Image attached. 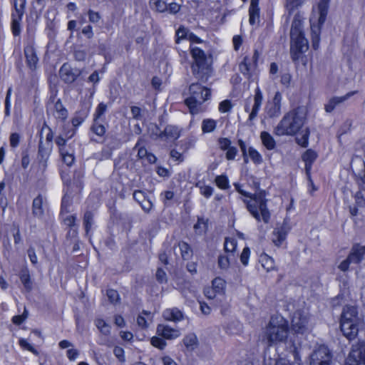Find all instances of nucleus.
<instances>
[{
  "instance_id": "b1692460",
  "label": "nucleus",
  "mask_w": 365,
  "mask_h": 365,
  "mask_svg": "<svg viewBox=\"0 0 365 365\" xmlns=\"http://www.w3.org/2000/svg\"><path fill=\"white\" fill-rule=\"evenodd\" d=\"M53 115L55 118L61 121H64L68 117V110L60 100H58L53 106Z\"/></svg>"
},
{
  "instance_id": "4be33fe9",
  "label": "nucleus",
  "mask_w": 365,
  "mask_h": 365,
  "mask_svg": "<svg viewBox=\"0 0 365 365\" xmlns=\"http://www.w3.org/2000/svg\"><path fill=\"white\" fill-rule=\"evenodd\" d=\"M306 1L307 0H285L284 9L287 13V19H289L294 12L302 6Z\"/></svg>"
},
{
  "instance_id": "338daca9",
  "label": "nucleus",
  "mask_w": 365,
  "mask_h": 365,
  "mask_svg": "<svg viewBox=\"0 0 365 365\" xmlns=\"http://www.w3.org/2000/svg\"><path fill=\"white\" fill-rule=\"evenodd\" d=\"M28 256L30 259V261L32 264H36L38 262V258L36 255L34 248L29 247L27 250Z\"/></svg>"
},
{
  "instance_id": "412c9836",
  "label": "nucleus",
  "mask_w": 365,
  "mask_h": 365,
  "mask_svg": "<svg viewBox=\"0 0 365 365\" xmlns=\"http://www.w3.org/2000/svg\"><path fill=\"white\" fill-rule=\"evenodd\" d=\"M163 317L165 320L172 322H180L184 318L182 312L175 307L166 309L163 313Z\"/></svg>"
},
{
  "instance_id": "a18cd8bd",
  "label": "nucleus",
  "mask_w": 365,
  "mask_h": 365,
  "mask_svg": "<svg viewBox=\"0 0 365 365\" xmlns=\"http://www.w3.org/2000/svg\"><path fill=\"white\" fill-rule=\"evenodd\" d=\"M216 185L221 189L225 190L229 187V181L225 175H219L215 178Z\"/></svg>"
},
{
  "instance_id": "a211bd4d",
  "label": "nucleus",
  "mask_w": 365,
  "mask_h": 365,
  "mask_svg": "<svg viewBox=\"0 0 365 365\" xmlns=\"http://www.w3.org/2000/svg\"><path fill=\"white\" fill-rule=\"evenodd\" d=\"M24 54L28 66L32 70L36 69L38 58L34 46L32 45H27L24 48Z\"/></svg>"
},
{
  "instance_id": "0e129e2a",
  "label": "nucleus",
  "mask_w": 365,
  "mask_h": 365,
  "mask_svg": "<svg viewBox=\"0 0 365 365\" xmlns=\"http://www.w3.org/2000/svg\"><path fill=\"white\" fill-rule=\"evenodd\" d=\"M139 205L141 206L142 209L146 212H149L153 207V202L148 197L145 200H143V202Z\"/></svg>"
},
{
  "instance_id": "c03bdc74",
  "label": "nucleus",
  "mask_w": 365,
  "mask_h": 365,
  "mask_svg": "<svg viewBox=\"0 0 365 365\" xmlns=\"http://www.w3.org/2000/svg\"><path fill=\"white\" fill-rule=\"evenodd\" d=\"M83 224L86 233H88L93 224V214L90 211L86 212L83 217Z\"/></svg>"
},
{
  "instance_id": "de8ad7c7",
  "label": "nucleus",
  "mask_w": 365,
  "mask_h": 365,
  "mask_svg": "<svg viewBox=\"0 0 365 365\" xmlns=\"http://www.w3.org/2000/svg\"><path fill=\"white\" fill-rule=\"evenodd\" d=\"M93 131L99 136H103L106 133V128L103 125L99 123L98 120L94 119V124L92 126Z\"/></svg>"
},
{
  "instance_id": "e433bc0d",
  "label": "nucleus",
  "mask_w": 365,
  "mask_h": 365,
  "mask_svg": "<svg viewBox=\"0 0 365 365\" xmlns=\"http://www.w3.org/2000/svg\"><path fill=\"white\" fill-rule=\"evenodd\" d=\"M95 324L98 329L104 335H109L110 333V326L107 324L102 319H96L95 321Z\"/></svg>"
},
{
  "instance_id": "37998d69",
  "label": "nucleus",
  "mask_w": 365,
  "mask_h": 365,
  "mask_svg": "<svg viewBox=\"0 0 365 365\" xmlns=\"http://www.w3.org/2000/svg\"><path fill=\"white\" fill-rule=\"evenodd\" d=\"M26 0H14V6L15 11L12 14L24 15Z\"/></svg>"
},
{
  "instance_id": "49530a36",
  "label": "nucleus",
  "mask_w": 365,
  "mask_h": 365,
  "mask_svg": "<svg viewBox=\"0 0 365 365\" xmlns=\"http://www.w3.org/2000/svg\"><path fill=\"white\" fill-rule=\"evenodd\" d=\"M150 343L153 346L161 350L164 349L167 345L165 341L159 336H153L150 339Z\"/></svg>"
},
{
  "instance_id": "423d86ee",
  "label": "nucleus",
  "mask_w": 365,
  "mask_h": 365,
  "mask_svg": "<svg viewBox=\"0 0 365 365\" xmlns=\"http://www.w3.org/2000/svg\"><path fill=\"white\" fill-rule=\"evenodd\" d=\"M288 335L287 322L281 316L272 317L266 327L264 336L269 346L286 340Z\"/></svg>"
},
{
  "instance_id": "2eb2a0df",
  "label": "nucleus",
  "mask_w": 365,
  "mask_h": 365,
  "mask_svg": "<svg viewBox=\"0 0 365 365\" xmlns=\"http://www.w3.org/2000/svg\"><path fill=\"white\" fill-rule=\"evenodd\" d=\"M355 93L356 91H351L342 96H334L331 98L324 106L325 111L327 113L332 112L337 106L344 103Z\"/></svg>"
},
{
  "instance_id": "6e6d98bb",
  "label": "nucleus",
  "mask_w": 365,
  "mask_h": 365,
  "mask_svg": "<svg viewBox=\"0 0 365 365\" xmlns=\"http://www.w3.org/2000/svg\"><path fill=\"white\" fill-rule=\"evenodd\" d=\"M207 224L202 219H199L197 222L194 225V229L200 234L206 230Z\"/></svg>"
},
{
  "instance_id": "f3484780",
  "label": "nucleus",
  "mask_w": 365,
  "mask_h": 365,
  "mask_svg": "<svg viewBox=\"0 0 365 365\" xmlns=\"http://www.w3.org/2000/svg\"><path fill=\"white\" fill-rule=\"evenodd\" d=\"M317 158V153L312 149H308L306 150L302 156L303 161L305 163V170L307 175L312 183V181L310 179V172L312 170V164L316 160Z\"/></svg>"
},
{
  "instance_id": "a19ab883",
  "label": "nucleus",
  "mask_w": 365,
  "mask_h": 365,
  "mask_svg": "<svg viewBox=\"0 0 365 365\" xmlns=\"http://www.w3.org/2000/svg\"><path fill=\"white\" fill-rule=\"evenodd\" d=\"M23 15L12 14V31L14 36L20 34V21Z\"/></svg>"
},
{
  "instance_id": "864d4df0",
  "label": "nucleus",
  "mask_w": 365,
  "mask_h": 365,
  "mask_svg": "<svg viewBox=\"0 0 365 365\" xmlns=\"http://www.w3.org/2000/svg\"><path fill=\"white\" fill-rule=\"evenodd\" d=\"M184 344L187 347L192 346L197 342V337L195 334L187 335L183 339Z\"/></svg>"
},
{
  "instance_id": "1a4fd4ad",
  "label": "nucleus",
  "mask_w": 365,
  "mask_h": 365,
  "mask_svg": "<svg viewBox=\"0 0 365 365\" xmlns=\"http://www.w3.org/2000/svg\"><path fill=\"white\" fill-rule=\"evenodd\" d=\"M346 365H365V344L357 343L353 345Z\"/></svg>"
},
{
  "instance_id": "dca6fc26",
  "label": "nucleus",
  "mask_w": 365,
  "mask_h": 365,
  "mask_svg": "<svg viewBox=\"0 0 365 365\" xmlns=\"http://www.w3.org/2000/svg\"><path fill=\"white\" fill-rule=\"evenodd\" d=\"M365 259V245L356 244L353 245L349 253V260L353 264H359Z\"/></svg>"
},
{
  "instance_id": "f257e3e1",
  "label": "nucleus",
  "mask_w": 365,
  "mask_h": 365,
  "mask_svg": "<svg viewBox=\"0 0 365 365\" xmlns=\"http://www.w3.org/2000/svg\"><path fill=\"white\" fill-rule=\"evenodd\" d=\"M235 187L237 191L246 197L243 200L247 205V209L252 216L258 222L263 221L268 223L270 220V212L267 208L266 194L264 191L251 194L243 190L239 184L235 183Z\"/></svg>"
},
{
  "instance_id": "052dcab7",
  "label": "nucleus",
  "mask_w": 365,
  "mask_h": 365,
  "mask_svg": "<svg viewBox=\"0 0 365 365\" xmlns=\"http://www.w3.org/2000/svg\"><path fill=\"white\" fill-rule=\"evenodd\" d=\"M134 149H138V157L139 158H144L146 157L148 151L145 148L140 146V140L138 141Z\"/></svg>"
},
{
  "instance_id": "ddd939ff",
  "label": "nucleus",
  "mask_w": 365,
  "mask_h": 365,
  "mask_svg": "<svg viewBox=\"0 0 365 365\" xmlns=\"http://www.w3.org/2000/svg\"><path fill=\"white\" fill-rule=\"evenodd\" d=\"M156 333L158 336L168 340L175 339L180 336V330L172 328L166 324H158Z\"/></svg>"
},
{
  "instance_id": "9d476101",
  "label": "nucleus",
  "mask_w": 365,
  "mask_h": 365,
  "mask_svg": "<svg viewBox=\"0 0 365 365\" xmlns=\"http://www.w3.org/2000/svg\"><path fill=\"white\" fill-rule=\"evenodd\" d=\"M331 354L325 346H320L310 355V365H329Z\"/></svg>"
},
{
  "instance_id": "7c9ffc66",
  "label": "nucleus",
  "mask_w": 365,
  "mask_h": 365,
  "mask_svg": "<svg viewBox=\"0 0 365 365\" xmlns=\"http://www.w3.org/2000/svg\"><path fill=\"white\" fill-rule=\"evenodd\" d=\"M224 248L225 254H229L234 257V252L237 248V240L235 238L227 237L225 241Z\"/></svg>"
},
{
  "instance_id": "2f4dec72",
  "label": "nucleus",
  "mask_w": 365,
  "mask_h": 365,
  "mask_svg": "<svg viewBox=\"0 0 365 365\" xmlns=\"http://www.w3.org/2000/svg\"><path fill=\"white\" fill-rule=\"evenodd\" d=\"M232 256L229 254H222L219 255L217 264L220 269L227 270L230 265V260Z\"/></svg>"
},
{
  "instance_id": "f03ea898",
  "label": "nucleus",
  "mask_w": 365,
  "mask_h": 365,
  "mask_svg": "<svg viewBox=\"0 0 365 365\" xmlns=\"http://www.w3.org/2000/svg\"><path fill=\"white\" fill-rule=\"evenodd\" d=\"M304 16L300 11H297L293 18L290 29V53L292 59L297 61L302 53H305L309 48L308 41L304 36L303 23Z\"/></svg>"
},
{
  "instance_id": "9b49d317",
  "label": "nucleus",
  "mask_w": 365,
  "mask_h": 365,
  "mask_svg": "<svg viewBox=\"0 0 365 365\" xmlns=\"http://www.w3.org/2000/svg\"><path fill=\"white\" fill-rule=\"evenodd\" d=\"M308 314L307 312L301 310L295 312L292 319V328L298 333H302L308 324Z\"/></svg>"
},
{
  "instance_id": "39448f33",
  "label": "nucleus",
  "mask_w": 365,
  "mask_h": 365,
  "mask_svg": "<svg viewBox=\"0 0 365 365\" xmlns=\"http://www.w3.org/2000/svg\"><path fill=\"white\" fill-rule=\"evenodd\" d=\"M362 324V319L358 314L356 307L346 306L341 314L340 327L344 336L352 340L358 334L359 327Z\"/></svg>"
},
{
  "instance_id": "72a5a7b5",
  "label": "nucleus",
  "mask_w": 365,
  "mask_h": 365,
  "mask_svg": "<svg viewBox=\"0 0 365 365\" xmlns=\"http://www.w3.org/2000/svg\"><path fill=\"white\" fill-rule=\"evenodd\" d=\"M217 126L216 120L210 118L205 119L202 122V131L204 133L213 132Z\"/></svg>"
},
{
  "instance_id": "e2e57ef3",
  "label": "nucleus",
  "mask_w": 365,
  "mask_h": 365,
  "mask_svg": "<svg viewBox=\"0 0 365 365\" xmlns=\"http://www.w3.org/2000/svg\"><path fill=\"white\" fill-rule=\"evenodd\" d=\"M113 354L120 361H125L124 351L121 347L115 346L113 349Z\"/></svg>"
},
{
  "instance_id": "bf43d9fd",
  "label": "nucleus",
  "mask_w": 365,
  "mask_h": 365,
  "mask_svg": "<svg viewBox=\"0 0 365 365\" xmlns=\"http://www.w3.org/2000/svg\"><path fill=\"white\" fill-rule=\"evenodd\" d=\"M155 276L159 282L163 283L167 282V274L163 269L158 268Z\"/></svg>"
},
{
  "instance_id": "6e6552de",
  "label": "nucleus",
  "mask_w": 365,
  "mask_h": 365,
  "mask_svg": "<svg viewBox=\"0 0 365 365\" xmlns=\"http://www.w3.org/2000/svg\"><path fill=\"white\" fill-rule=\"evenodd\" d=\"M329 4L319 1L318 4L319 18L317 19V24L314 22L313 18H311V33H312V44L314 49L317 50L319 48L320 40V30L321 26L324 23L327 14Z\"/></svg>"
},
{
  "instance_id": "5fc2aeb1",
  "label": "nucleus",
  "mask_w": 365,
  "mask_h": 365,
  "mask_svg": "<svg viewBox=\"0 0 365 365\" xmlns=\"http://www.w3.org/2000/svg\"><path fill=\"white\" fill-rule=\"evenodd\" d=\"M250 255V249L248 247H245L240 255V261L245 266L248 264Z\"/></svg>"
},
{
  "instance_id": "7ed1b4c3",
  "label": "nucleus",
  "mask_w": 365,
  "mask_h": 365,
  "mask_svg": "<svg viewBox=\"0 0 365 365\" xmlns=\"http://www.w3.org/2000/svg\"><path fill=\"white\" fill-rule=\"evenodd\" d=\"M307 119L306 110L297 107L287 113L274 128L277 135H294L303 127Z\"/></svg>"
},
{
  "instance_id": "5701e85b",
  "label": "nucleus",
  "mask_w": 365,
  "mask_h": 365,
  "mask_svg": "<svg viewBox=\"0 0 365 365\" xmlns=\"http://www.w3.org/2000/svg\"><path fill=\"white\" fill-rule=\"evenodd\" d=\"M179 136L178 128L173 125L166 126L165 130L159 134V138L165 140H176Z\"/></svg>"
},
{
  "instance_id": "ea45409f",
  "label": "nucleus",
  "mask_w": 365,
  "mask_h": 365,
  "mask_svg": "<svg viewBox=\"0 0 365 365\" xmlns=\"http://www.w3.org/2000/svg\"><path fill=\"white\" fill-rule=\"evenodd\" d=\"M61 155L62 157L63 161L68 166H71L74 161V156L73 152H70V150L67 148L63 150L61 148V151L60 152Z\"/></svg>"
},
{
  "instance_id": "680f3d73",
  "label": "nucleus",
  "mask_w": 365,
  "mask_h": 365,
  "mask_svg": "<svg viewBox=\"0 0 365 365\" xmlns=\"http://www.w3.org/2000/svg\"><path fill=\"white\" fill-rule=\"evenodd\" d=\"M200 193L206 198H209L213 192V188L210 186L202 185L200 187Z\"/></svg>"
},
{
  "instance_id": "09e8293b",
  "label": "nucleus",
  "mask_w": 365,
  "mask_h": 365,
  "mask_svg": "<svg viewBox=\"0 0 365 365\" xmlns=\"http://www.w3.org/2000/svg\"><path fill=\"white\" fill-rule=\"evenodd\" d=\"M50 153V148H45L42 145L41 140L39 143L38 155L41 157V160L44 163L46 162Z\"/></svg>"
},
{
  "instance_id": "4d7b16f0",
  "label": "nucleus",
  "mask_w": 365,
  "mask_h": 365,
  "mask_svg": "<svg viewBox=\"0 0 365 365\" xmlns=\"http://www.w3.org/2000/svg\"><path fill=\"white\" fill-rule=\"evenodd\" d=\"M107 297L111 303H116L119 300V294L118 292L114 289L108 290Z\"/></svg>"
},
{
  "instance_id": "3c124183",
  "label": "nucleus",
  "mask_w": 365,
  "mask_h": 365,
  "mask_svg": "<svg viewBox=\"0 0 365 365\" xmlns=\"http://www.w3.org/2000/svg\"><path fill=\"white\" fill-rule=\"evenodd\" d=\"M106 110H107V106L105 103H99L96 109V112L94 114V119H96V120H98L102 115H104Z\"/></svg>"
},
{
  "instance_id": "4c0bfd02",
  "label": "nucleus",
  "mask_w": 365,
  "mask_h": 365,
  "mask_svg": "<svg viewBox=\"0 0 365 365\" xmlns=\"http://www.w3.org/2000/svg\"><path fill=\"white\" fill-rule=\"evenodd\" d=\"M20 279L24 284V288L29 292L31 291L32 289V282L28 270L22 271L20 274Z\"/></svg>"
},
{
  "instance_id": "393cba45",
  "label": "nucleus",
  "mask_w": 365,
  "mask_h": 365,
  "mask_svg": "<svg viewBox=\"0 0 365 365\" xmlns=\"http://www.w3.org/2000/svg\"><path fill=\"white\" fill-rule=\"evenodd\" d=\"M43 197L41 195H38L33 200L32 204V213L35 217H41L43 215L44 210L43 207Z\"/></svg>"
},
{
  "instance_id": "0eeeda50",
  "label": "nucleus",
  "mask_w": 365,
  "mask_h": 365,
  "mask_svg": "<svg viewBox=\"0 0 365 365\" xmlns=\"http://www.w3.org/2000/svg\"><path fill=\"white\" fill-rule=\"evenodd\" d=\"M190 96L185 100L186 106L192 114H197L203 111L202 103L210 98V91L199 83H192L190 86Z\"/></svg>"
},
{
  "instance_id": "bb28decb",
  "label": "nucleus",
  "mask_w": 365,
  "mask_h": 365,
  "mask_svg": "<svg viewBox=\"0 0 365 365\" xmlns=\"http://www.w3.org/2000/svg\"><path fill=\"white\" fill-rule=\"evenodd\" d=\"M226 282L220 278L216 277L212 282V287L213 291L219 295H224L225 293Z\"/></svg>"
},
{
  "instance_id": "13d9d810",
  "label": "nucleus",
  "mask_w": 365,
  "mask_h": 365,
  "mask_svg": "<svg viewBox=\"0 0 365 365\" xmlns=\"http://www.w3.org/2000/svg\"><path fill=\"white\" fill-rule=\"evenodd\" d=\"M133 198L138 203H141L143 200H145L148 197L145 193L141 190H135L133 192Z\"/></svg>"
},
{
  "instance_id": "473e14b6",
  "label": "nucleus",
  "mask_w": 365,
  "mask_h": 365,
  "mask_svg": "<svg viewBox=\"0 0 365 365\" xmlns=\"http://www.w3.org/2000/svg\"><path fill=\"white\" fill-rule=\"evenodd\" d=\"M250 24L255 25L259 21V9L258 6H250L249 9Z\"/></svg>"
},
{
  "instance_id": "20e7f679",
  "label": "nucleus",
  "mask_w": 365,
  "mask_h": 365,
  "mask_svg": "<svg viewBox=\"0 0 365 365\" xmlns=\"http://www.w3.org/2000/svg\"><path fill=\"white\" fill-rule=\"evenodd\" d=\"M190 53L193 59L191 66L194 76L205 82L212 73V60L208 57L202 48L197 46L190 45Z\"/></svg>"
},
{
  "instance_id": "cd10ccee",
  "label": "nucleus",
  "mask_w": 365,
  "mask_h": 365,
  "mask_svg": "<svg viewBox=\"0 0 365 365\" xmlns=\"http://www.w3.org/2000/svg\"><path fill=\"white\" fill-rule=\"evenodd\" d=\"M259 262L267 272L274 269V260L267 254H262L259 257Z\"/></svg>"
},
{
  "instance_id": "79ce46f5",
  "label": "nucleus",
  "mask_w": 365,
  "mask_h": 365,
  "mask_svg": "<svg viewBox=\"0 0 365 365\" xmlns=\"http://www.w3.org/2000/svg\"><path fill=\"white\" fill-rule=\"evenodd\" d=\"M150 5L159 12H163L168 9L165 2L162 0H150Z\"/></svg>"
},
{
  "instance_id": "69168bd1",
  "label": "nucleus",
  "mask_w": 365,
  "mask_h": 365,
  "mask_svg": "<svg viewBox=\"0 0 365 365\" xmlns=\"http://www.w3.org/2000/svg\"><path fill=\"white\" fill-rule=\"evenodd\" d=\"M231 108V103L229 101H223L220 103L219 110L221 113H226Z\"/></svg>"
},
{
  "instance_id": "f8f14e48",
  "label": "nucleus",
  "mask_w": 365,
  "mask_h": 365,
  "mask_svg": "<svg viewBox=\"0 0 365 365\" xmlns=\"http://www.w3.org/2000/svg\"><path fill=\"white\" fill-rule=\"evenodd\" d=\"M282 94L277 91L275 93L272 102L267 104L265 110L270 118L278 116L281 113Z\"/></svg>"
},
{
  "instance_id": "c756f323",
  "label": "nucleus",
  "mask_w": 365,
  "mask_h": 365,
  "mask_svg": "<svg viewBox=\"0 0 365 365\" xmlns=\"http://www.w3.org/2000/svg\"><path fill=\"white\" fill-rule=\"evenodd\" d=\"M260 138L262 144L266 147L267 149L272 150L275 148V140L269 133L266 131L262 132L260 134Z\"/></svg>"
},
{
  "instance_id": "aec40b11",
  "label": "nucleus",
  "mask_w": 365,
  "mask_h": 365,
  "mask_svg": "<svg viewBox=\"0 0 365 365\" xmlns=\"http://www.w3.org/2000/svg\"><path fill=\"white\" fill-rule=\"evenodd\" d=\"M289 231V227L286 225H282L280 227L276 228L273 231V243L279 247L285 240L287 234Z\"/></svg>"
},
{
  "instance_id": "603ef678",
  "label": "nucleus",
  "mask_w": 365,
  "mask_h": 365,
  "mask_svg": "<svg viewBox=\"0 0 365 365\" xmlns=\"http://www.w3.org/2000/svg\"><path fill=\"white\" fill-rule=\"evenodd\" d=\"M19 345L23 349H26V350L32 352L33 354H34L36 356L38 354V351L24 339H21L19 340Z\"/></svg>"
},
{
  "instance_id": "c9c22d12",
  "label": "nucleus",
  "mask_w": 365,
  "mask_h": 365,
  "mask_svg": "<svg viewBox=\"0 0 365 365\" xmlns=\"http://www.w3.org/2000/svg\"><path fill=\"white\" fill-rule=\"evenodd\" d=\"M309 136V130L308 128L302 130L299 136L296 138L297 144L303 148H307L308 146Z\"/></svg>"
},
{
  "instance_id": "c85d7f7f",
  "label": "nucleus",
  "mask_w": 365,
  "mask_h": 365,
  "mask_svg": "<svg viewBox=\"0 0 365 365\" xmlns=\"http://www.w3.org/2000/svg\"><path fill=\"white\" fill-rule=\"evenodd\" d=\"M254 67L255 66L251 62L250 58L245 56L243 61L240 64V71L243 75L249 78L251 74V71Z\"/></svg>"
},
{
  "instance_id": "f704fd0d",
  "label": "nucleus",
  "mask_w": 365,
  "mask_h": 365,
  "mask_svg": "<svg viewBox=\"0 0 365 365\" xmlns=\"http://www.w3.org/2000/svg\"><path fill=\"white\" fill-rule=\"evenodd\" d=\"M178 247L183 259H189L192 257V251L187 242H180L178 243Z\"/></svg>"
},
{
  "instance_id": "58836bf2",
  "label": "nucleus",
  "mask_w": 365,
  "mask_h": 365,
  "mask_svg": "<svg viewBox=\"0 0 365 365\" xmlns=\"http://www.w3.org/2000/svg\"><path fill=\"white\" fill-rule=\"evenodd\" d=\"M247 153L252 161L257 165L262 163V157L261 154L252 147H250Z\"/></svg>"
},
{
  "instance_id": "774afa93",
  "label": "nucleus",
  "mask_w": 365,
  "mask_h": 365,
  "mask_svg": "<svg viewBox=\"0 0 365 365\" xmlns=\"http://www.w3.org/2000/svg\"><path fill=\"white\" fill-rule=\"evenodd\" d=\"M219 146L222 150H227L230 147L231 141L226 138L219 139Z\"/></svg>"
},
{
  "instance_id": "8fccbe9b",
  "label": "nucleus",
  "mask_w": 365,
  "mask_h": 365,
  "mask_svg": "<svg viewBox=\"0 0 365 365\" xmlns=\"http://www.w3.org/2000/svg\"><path fill=\"white\" fill-rule=\"evenodd\" d=\"M190 31L187 30L185 27H180L176 31V42L179 43V41L181 39H187L188 35L190 34Z\"/></svg>"
},
{
  "instance_id": "6ab92c4d",
  "label": "nucleus",
  "mask_w": 365,
  "mask_h": 365,
  "mask_svg": "<svg viewBox=\"0 0 365 365\" xmlns=\"http://www.w3.org/2000/svg\"><path fill=\"white\" fill-rule=\"evenodd\" d=\"M263 100L262 93L259 88L255 90L254 96V105L249 115V120H253L257 115Z\"/></svg>"
},
{
  "instance_id": "a878e982",
  "label": "nucleus",
  "mask_w": 365,
  "mask_h": 365,
  "mask_svg": "<svg viewBox=\"0 0 365 365\" xmlns=\"http://www.w3.org/2000/svg\"><path fill=\"white\" fill-rule=\"evenodd\" d=\"M153 317V316L151 312L143 311L142 314L138 317L137 324L140 327L145 329L148 327L150 323H152Z\"/></svg>"
},
{
  "instance_id": "4468645a",
  "label": "nucleus",
  "mask_w": 365,
  "mask_h": 365,
  "mask_svg": "<svg viewBox=\"0 0 365 365\" xmlns=\"http://www.w3.org/2000/svg\"><path fill=\"white\" fill-rule=\"evenodd\" d=\"M80 73L81 71L79 70L73 71L70 65L67 63H64L60 68V76L67 83H73Z\"/></svg>"
}]
</instances>
